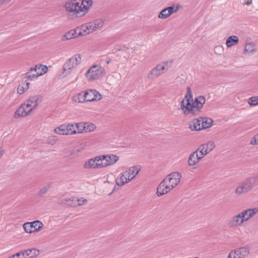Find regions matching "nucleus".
I'll return each mask as SVG.
<instances>
[{
  "instance_id": "42",
  "label": "nucleus",
  "mask_w": 258,
  "mask_h": 258,
  "mask_svg": "<svg viewBox=\"0 0 258 258\" xmlns=\"http://www.w3.org/2000/svg\"><path fill=\"white\" fill-rule=\"evenodd\" d=\"M76 125L77 133H85V122L77 123Z\"/></svg>"
},
{
  "instance_id": "5",
  "label": "nucleus",
  "mask_w": 258,
  "mask_h": 258,
  "mask_svg": "<svg viewBox=\"0 0 258 258\" xmlns=\"http://www.w3.org/2000/svg\"><path fill=\"white\" fill-rule=\"evenodd\" d=\"M82 57L80 54H76L68 59L64 64L62 74L68 76L71 74L72 71L81 62Z\"/></svg>"
},
{
  "instance_id": "33",
  "label": "nucleus",
  "mask_w": 258,
  "mask_h": 258,
  "mask_svg": "<svg viewBox=\"0 0 258 258\" xmlns=\"http://www.w3.org/2000/svg\"><path fill=\"white\" fill-rule=\"evenodd\" d=\"M256 51V46L253 43H246L244 53L252 54Z\"/></svg>"
},
{
  "instance_id": "28",
  "label": "nucleus",
  "mask_w": 258,
  "mask_h": 258,
  "mask_svg": "<svg viewBox=\"0 0 258 258\" xmlns=\"http://www.w3.org/2000/svg\"><path fill=\"white\" fill-rule=\"evenodd\" d=\"M161 75V73H160L159 69L156 66L149 72L147 75V78L149 79H153L157 78Z\"/></svg>"
},
{
  "instance_id": "62",
  "label": "nucleus",
  "mask_w": 258,
  "mask_h": 258,
  "mask_svg": "<svg viewBox=\"0 0 258 258\" xmlns=\"http://www.w3.org/2000/svg\"><path fill=\"white\" fill-rule=\"evenodd\" d=\"M110 62H111V59H110V58H109V59L107 61L106 63H107V64H109V63H110Z\"/></svg>"
},
{
  "instance_id": "19",
  "label": "nucleus",
  "mask_w": 258,
  "mask_h": 258,
  "mask_svg": "<svg viewBox=\"0 0 258 258\" xmlns=\"http://www.w3.org/2000/svg\"><path fill=\"white\" fill-rule=\"evenodd\" d=\"M128 174H130L127 171L121 172L119 177L116 179V184L119 186H122L131 181V179L128 177Z\"/></svg>"
},
{
  "instance_id": "49",
  "label": "nucleus",
  "mask_w": 258,
  "mask_h": 258,
  "mask_svg": "<svg viewBox=\"0 0 258 258\" xmlns=\"http://www.w3.org/2000/svg\"><path fill=\"white\" fill-rule=\"evenodd\" d=\"M214 50L216 53L221 54L223 51V49L221 46H216L214 48Z\"/></svg>"
},
{
  "instance_id": "53",
  "label": "nucleus",
  "mask_w": 258,
  "mask_h": 258,
  "mask_svg": "<svg viewBox=\"0 0 258 258\" xmlns=\"http://www.w3.org/2000/svg\"><path fill=\"white\" fill-rule=\"evenodd\" d=\"M195 154V156L197 157V159L199 160V161H200V156H199V152H198L197 150H196L194 152Z\"/></svg>"
},
{
  "instance_id": "12",
  "label": "nucleus",
  "mask_w": 258,
  "mask_h": 258,
  "mask_svg": "<svg viewBox=\"0 0 258 258\" xmlns=\"http://www.w3.org/2000/svg\"><path fill=\"white\" fill-rule=\"evenodd\" d=\"M84 35V33L82 30V27L81 26L80 28L78 27L75 29L71 30L66 33L64 35L61 36V40L62 41H66L67 40H70L76 37Z\"/></svg>"
},
{
  "instance_id": "55",
  "label": "nucleus",
  "mask_w": 258,
  "mask_h": 258,
  "mask_svg": "<svg viewBox=\"0 0 258 258\" xmlns=\"http://www.w3.org/2000/svg\"><path fill=\"white\" fill-rule=\"evenodd\" d=\"M12 0H1L2 5L6 4L10 2Z\"/></svg>"
},
{
  "instance_id": "58",
  "label": "nucleus",
  "mask_w": 258,
  "mask_h": 258,
  "mask_svg": "<svg viewBox=\"0 0 258 258\" xmlns=\"http://www.w3.org/2000/svg\"><path fill=\"white\" fill-rule=\"evenodd\" d=\"M252 3V0H245L244 4L247 5H249Z\"/></svg>"
},
{
  "instance_id": "7",
  "label": "nucleus",
  "mask_w": 258,
  "mask_h": 258,
  "mask_svg": "<svg viewBox=\"0 0 258 258\" xmlns=\"http://www.w3.org/2000/svg\"><path fill=\"white\" fill-rule=\"evenodd\" d=\"M104 23L100 19H96L84 25H82V30L83 31L85 35L92 33L103 27Z\"/></svg>"
},
{
  "instance_id": "50",
  "label": "nucleus",
  "mask_w": 258,
  "mask_h": 258,
  "mask_svg": "<svg viewBox=\"0 0 258 258\" xmlns=\"http://www.w3.org/2000/svg\"><path fill=\"white\" fill-rule=\"evenodd\" d=\"M25 90L26 89L25 87L21 85H19L17 89L18 93L20 94H22L25 92Z\"/></svg>"
},
{
  "instance_id": "35",
  "label": "nucleus",
  "mask_w": 258,
  "mask_h": 258,
  "mask_svg": "<svg viewBox=\"0 0 258 258\" xmlns=\"http://www.w3.org/2000/svg\"><path fill=\"white\" fill-rule=\"evenodd\" d=\"M171 63V62H162L161 63L158 64L157 65L158 68L159 69L160 73L161 74H163L165 73H166L168 70V68L169 67V64L170 65Z\"/></svg>"
},
{
  "instance_id": "64",
  "label": "nucleus",
  "mask_w": 258,
  "mask_h": 258,
  "mask_svg": "<svg viewBox=\"0 0 258 258\" xmlns=\"http://www.w3.org/2000/svg\"><path fill=\"white\" fill-rule=\"evenodd\" d=\"M192 258H200V257H198V256H196V257H192Z\"/></svg>"
},
{
  "instance_id": "2",
  "label": "nucleus",
  "mask_w": 258,
  "mask_h": 258,
  "mask_svg": "<svg viewBox=\"0 0 258 258\" xmlns=\"http://www.w3.org/2000/svg\"><path fill=\"white\" fill-rule=\"evenodd\" d=\"M206 98L204 96L200 95L194 100L192 94L189 87H187L185 96L182 100L181 109L185 115H198L205 104Z\"/></svg>"
},
{
  "instance_id": "36",
  "label": "nucleus",
  "mask_w": 258,
  "mask_h": 258,
  "mask_svg": "<svg viewBox=\"0 0 258 258\" xmlns=\"http://www.w3.org/2000/svg\"><path fill=\"white\" fill-rule=\"evenodd\" d=\"M171 63V62H162L161 63L158 64L157 65L158 68L159 69L160 73L161 74H163L165 73H166L168 70V68L169 67V64L170 65Z\"/></svg>"
},
{
  "instance_id": "1",
  "label": "nucleus",
  "mask_w": 258,
  "mask_h": 258,
  "mask_svg": "<svg viewBox=\"0 0 258 258\" xmlns=\"http://www.w3.org/2000/svg\"><path fill=\"white\" fill-rule=\"evenodd\" d=\"M206 98L204 96L200 95L194 100L192 94L189 87H187L185 96L182 100L181 109L185 115H198L205 104Z\"/></svg>"
},
{
  "instance_id": "59",
  "label": "nucleus",
  "mask_w": 258,
  "mask_h": 258,
  "mask_svg": "<svg viewBox=\"0 0 258 258\" xmlns=\"http://www.w3.org/2000/svg\"><path fill=\"white\" fill-rule=\"evenodd\" d=\"M4 150L0 148V158H1L4 154Z\"/></svg>"
},
{
  "instance_id": "9",
  "label": "nucleus",
  "mask_w": 258,
  "mask_h": 258,
  "mask_svg": "<svg viewBox=\"0 0 258 258\" xmlns=\"http://www.w3.org/2000/svg\"><path fill=\"white\" fill-rule=\"evenodd\" d=\"M250 252L249 246L245 245L233 250H232L227 258H245L247 257Z\"/></svg>"
},
{
  "instance_id": "47",
  "label": "nucleus",
  "mask_w": 258,
  "mask_h": 258,
  "mask_svg": "<svg viewBox=\"0 0 258 258\" xmlns=\"http://www.w3.org/2000/svg\"><path fill=\"white\" fill-rule=\"evenodd\" d=\"M56 138L55 136L50 137L48 139L47 143L50 145H54L56 142Z\"/></svg>"
},
{
  "instance_id": "21",
  "label": "nucleus",
  "mask_w": 258,
  "mask_h": 258,
  "mask_svg": "<svg viewBox=\"0 0 258 258\" xmlns=\"http://www.w3.org/2000/svg\"><path fill=\"white\" fill-rule=\"evenodd\" d=\"M58 204L63 206L76 207V198L75 197H72L69 199H61L59 201Z\"/></svg>"
},
{
  "instance_id": "30",
  "label": "nucleus",
  "mask_w": 258,
  "mask_h": 258,
  "mask_svg": "<svg viewBox=\"0 0 258 258\" xmlns=\"http://www.w3.org/2000/svg\"><path fill=\"white\" fill-rule=\"evenodd\" d=\"M239 39L237 36L233 35L229 36L226 40V44L227 47H231L232 46L238 44Z\"/></svg>"
},
{
  "instance_id": "39",
  "label": "nucleus",
  "mask_w": 258,
  "mask_h": 258,
  "mask_svg": "<svg viewBox=\"0 0 258 258\" xmlns=\"http://www.w3.org/2000/svg\"><path fill=\"white\" fill-rule=\"evenodd\" d=\"M76 124V123L67 124L68 132L70 133V135H74L77 133Z\"/></svg>"
},
{
  "instance_id": "13",
  "label": "nucleus",
  "mask_w": 258,
  "mask_h": 258,
  "mask_svg": "<svg viewBox=\"0 0 258 258\" xmlns=\"http://www.w3.org/2000/svg\"><path fill=\"white\" fill-rule=\"evenodd\" d=\"M33 111L31 107H28L27 103L24 102L15 112L14 117H23L29 115Z\"/></svg>"
},
{
  "instance_id": "17",
  "label": "nucleus",
  "mask_w": 258,
  "mask_h": 258,
  "mask_svg": "<svg viewBox=\"0 0 258 258\" xmlns=\"http://www.w3.org/2000/svg\"><path fill=\"white\" fill-rule=\"evenodd\" d=\"M100 158L102 160H105V163H102L103 167L113 165L119 159L118 156L113 154L100 156Z\"/></svg>"
},
{
  "instance_id": "8",
  "label": "nucleus",
  "mask_w": 258,
  "mask_h": 258,
  "mask_svg": "<svg viewBox=\"0 0 258 258\" xmlns=\"http://www.w3.org/2000/svg\"><path fill=\"white\" fill-rule=\"evenodd\" d=\"M82 4L81 0H71L64 5L66 10L73 14L82 15Z\"/></svg>"
},
{
  "instance_id": "15",
  "label": "nucleus",
  "mask_w": 258,
  "mask_h": 258,
  "mask_svg": "<svg viewBox=\"0 0 258 258\" xmlns=\"http://www.w3.org/2000/svg\"><path fill=\"white\" fill-rule=\"evenodd\" d=\"M84 98L87 102L98 101L102 98V95L94 89L88 90L84 92Z\"/></svg>"
},
{
  "instance_id": "4",
  "label": "nucleus",
  "mask_w": 258,
  "mask_h": 258,
  "mask_svg": "<svg viewBox=\"0 0 258 258\" xmlns=\"http://www.w3.org/2000/svg\"><path fill=\"white\" fill-rule=\"evenodd\" d=\"M258 182V173L246 178L235 189V193L240 195L252 190L255 183Z\"/></svg>"
},
{
  "instance_id": "14",
  "label": "nucleus",
  "mask_w": 258,
  "mask_h": 258,
  "mask_svg": "<svg viewBox=\"0 0 258 258\" xmlns=\"http://www.w3.org/2000/svg\"><path fill=\"white\" fill-rule=\"evenodd\" d=\"M181 178L182 175L180 172H174L165 177V181L171 183L170 186L173 189L180 182Z\"/></svg>"
},
{
  "instance_id": "20",
  "label": "nucleus",
  "mask_w": 258,
  "mask_h": 258,
  "mask_svg": "<svg viewBox=\"0 0 258 258\" xmlns=\"http://www.w3.org/2000/svg\"><path fill=\"white\" fill-rule=\"evenodd\" d=\"M172 188L169 185H166L161 181L157 188L156 194L157 196L161 197L172 190Z\"/></svg>"
},
{
  "instance_id": "51",
  "label": "nucleus",
  "mask_w": 258,
  "mask_h": 258,
  "mask_svg": "<svg viewBox=\"0 0 258 258\" xmlns=\"http://www.w3.org/2000/svg\"><path fill=\"white\" fill-rule=\"evenodd\" d=\"M21 254L20 258H28L27 253H26V250L21 251Z\"/></svg>"
},
{
  "instance_id": "22",
  "label": "nucleus",
  "mask_w": 258,
  "mask_h": 258,
  "mask_svg": "<svg viewBox=\"0 0 258 258\" xmlns=\"http://www.w3.org/2000/svg\"><path fill=\"white\" fill-rule=\"evenodd\" d=\"M41 67L43 72H37L36 74L33 75H28L27 74L26 76L24 78V79H26L25 82H27L28 80H33V79L37 78L38 77L42 76L45 74L48 71L47 67L46 66H42Z\"/></svg>"
},
{
  "instance_id": "46",
  "label": "nucleus",
  "mask_w": 258,
  "mask_h": 258,
  "mask_svg": "<svg viewBox=\"0 0 258 258\" xmlns=\"http://www.w3.org/2000/svg\"><path fill=\"white\" fill-rule=\"evenodd\" d=\"M239 215H240V221L242 222V224L244 223V222L247 221V218L246 217V216H245L243 211H242L241 212L239 213Z\"/></svg>"
},
{
  "instance_id": "60",
  "label": "nucleus",
  "mask_w": 258,
  "mask_h": 258,
  "mask_svg": "<svg viewBox=\"0 0 258 258\" xmlns=\"http://www.w3.org/2000/svg\"><path fill=\"white\" fill-rule=\"evenodd\" d=\"M30 83L27 82L26 83V86L25 87L26 89L27 90L29 87Z\"/></svg>"
},
{
  "instance_id": "16",
  "label": "nucleus",
  "mask_w": 258,
  "mask_h": 258,
  "mask_svg": "<svg viewBox=\"0 0 258 258\" xmlns=\"http://www.w3.org/2000/svg\"><path fill=\"white\" fill-rule=\"evenodd\" d=\"M100 160H101L100 156L91 159L85 163L84 167L86 169L103 168L102 163H99Z\"/></svg>"
},
{
  "instance_id": "11",
  "label": "nucleus",
  "mask_w": 258,
  "mask_h": 258,
  "mask_svg": "<svg viewBox=\"0 0 258 258\" xmlns=\"http://www.w3.org/2000/svg\"><path fill=\"white\" fill-rule=\"evenodd\" d=\"M179 5H176L167 7L163 9L158 15V18L160 19H165L169 17L172 14L176 13L181 8Z\"/></svg>"
},
{
  "instance_id": "48",
  "label": "nucleus",
  "mask_w": 258,
  "mask_h": 258,
  "mask_svg": "<svg viewBox=\"0 0 258 258\" xmlns=\"http://www.w3.org/2000/svg\"><path fill=\"white\" fill-rule=\"evenodd\" d=\"M197 150L198 152H199V156H200V160H201L207 155V154L205 153L203 150H202L199 147L197 148Z\"/></svg>"
},
{
  "instance_id": "43",
  "label": "nucleus",
  "mask_w": 258,
  "mask_h": 258,
  "mask_svg": "<svg viewBox=\"0 0 258 258\" xmlns=\"http://www.w3.org/2000/svg\"><path fill=\"white\" fill-rule=\"evenodd\" d=\"M248 104L249 105L252 106H256L258 105V96H254L248 99Z\"/></svg>"
},
{
  "instance_id": "24",
  "label": "nucleus",
  "mask_w": 258,
  "mask_h": 258,
  "mask_svg": "<svg viewBox=\"0 0 258 258\" xmlns=\"http://www.w3.org/2000/svg\"><path fill=\"white\" fill-rule=\"evenodd\" d=\"M215 147V143L213 141H209L206 144L200 145L198 147L203 150L205 153L208 154L212 151Z\"/></svg>"
},
{
  "instance_id": "56",
  "label": "nucleus",
  "mask_w": 258,
  "mask_h": 258,
  "mask_svg": "<svg viewBox=\"0 0 258 258\" xmlns=\"http://www.w3.org/2000/svg\"><path fill=\"white\" fill-rule=\"evenodd\" d=\"M42 66H45L43 65V64H40L39 67L37 66V72H43V71H42V67H41Z\"/></svg>"
},
{
  "instance_id": "31",
  "label": "nucleus",
  "mask_w": 258,
  "mask_h": 258,
  "mask_svg": "<svg viewBox=\"0 0 258 258\" xmlns=\"http://www.w3.org/2000/svg\"><path fill=\"white\" fill-rule=\"evenodd\" d=\"M85 94L84 92L82 91L79 94L74 95L72 97V100L73 101L77 103H84L85 102H87L86 99H85L84 98Z\"/></svg>"
},
{
  "instance_id": "63",
  "label": "nucleus",
  "mask_w": 258,
  "mask_h": 258,
  "mask_svg": "<svg viewBox=\"0 0 258 258\" xmlns=\"http://www.w3.org/2000/svg\"><path fill=\"white\" fill-rule=\"evenodd\" d=\"M1 5H2V2H1V0H0V6Z\"/></svg>"
},
{
  "instance_id": "23",
  "label": "nucleus",
  "mask_w": 258,
  "mask_h": 258,
  "mask_svg": "<svg viewBox=\"0 0 258 258\" xmlns=\"http://www.w3.org/2000/svg\"><path fill=\"white\" fill-rule=\"evenodd\" d=\"M240 216L239 214L236 216H233L232 218L228 222V225L229 227L233 228L242 226L243 224L240 221Z\"/></svg>"
},
{
  "instance_id": "52",
  "label": "nucleus",
  "mask_w": 258,
  "mask_h": 258,
  "mask_svg": "<svg viewBox=\"0 0 258 258\" xmlns=\"http://www.w3.org/2000/svg\"><path fill=\"white\" fill-rule=\"evenodd\" d=\"M21 251L17 252L14 255L11 256L12 258H16V257H21Z\"/></svg>"
},
{
  "instance_id": "40",
  "label": "nucleus",
  "mask_w": 258,
  "mask_h": 258,
  "mask_svg": "<svg viewBox=\"0 0 258 258\" xmlns=\"http://www.w3.org/2000/svg\"><path fill=\"white\" fill-rule=\"evenodd\" d=\"M50 187V184H48L47 185H44L43 187H41L38 194V196L40 197H43L44 195L47 192Z\"/></svg>"
},
{
  "instance_id": "34",
  "label": "nucleus",
  "mask_w": 258,
  "mask_h": 258,
  "mask_svg": "<svg viewBox=\"0 0 258 258\" xmlns=\"http://www.w3.org/2000/svg\"><path fill=\"white\" fill-rule=\"evenodd\" d=\"M243 212L248 221L250 218L252 217L258 212V208L248 209L245 210H243Z\"/></svg>"
},
{
  "instance_id": "37",
  "label": "nucleus",
  "mask_w": 258,
  "mask_h": 258,
  "mask_svg": "<svg viewBox=\"0 0 258 258\" xmlns=\"http://www.w3.org/2000/svg\"><path fill=\"white\" fill-rule=\"evenodd\" d=\"M196 153L192 152L189 156L187 160V164L189 166H192L198 164L200 161L197 159V157L195 155Z\"/></svg>"
},
{
  "instance_id": "26",
  "label": "nucleus",
  "mask_w": 258,
  "mask_h": 258,
  "mask_svg": "<svg viewBox=\"0 0 258 258\" xmlns=\"http://www.w3.org/2000/svg\"><path fill=\"white\" fill-rule=\"evenodd\" d=\"M83 3L82 4V15L86 14L89 11V9L92 7L93 2L92 0H81Z\"/></svg>"
},
{
  "instance_id": "18",
  "label": "nucleus",
  "mask_w": 258,
  "mask_h": 258,
  "mask_svg": "<svg viewBox=\"0 0 258 258\" xmlns=\"http://www.w3.org/2000/svg\"><path fill=\"white\" fill-rule=\"evenodd\" d=\"M42 96L39 95H34L30 97L25 102L27 103L28 107H31L34 110L42 101Z\"/></svg>"
},
{
  "instance_id": "27",
  "label": "nucleus",
  "mask_w": 258,
  "mask_h": 258,
  "mask_svg": "<svg viewBox=\"0 0 258 258\" xmlns=\"http://www.w3.org/2000/svg\"><path fill=\"white\" fill-rule=\"evenodd\" d=\"M54 132L55 134L60 135H68L70 134V133L68 132L67 124L60 125L58 127L55 128Z\"/></svg>"
},
{
  "instance_id": "6",
  "label": "nucleus",
  "mask_w": 258,
  "mask_h": 258,
  "mask_svg": "<svg viewBox=\"0 0 258 258\" xmlns=\"http://www.w3.org/2000/svg\"><path fill=\"white\" fill-rule=\"evenodd\" d=\"M105 74L104 68L98 65H94L87 71L86 77L88 80L93 81L102 78Z\"/></svg>"
},
{
  "instance_id": "3",
  "label": "nucleus",
  "mask_w": 258,
  "mask_h": 258,
  "mask_svg": "<svg viewBox=\"0 0 258 258\" xmlns=\"http://www.w3.org/2000/svg\"><path fill=\"white\" fill-rule=\"evenodd\" d=\"M206 98L204 96L200 95L194 100L192 94L189 87H187L185 96L182 100L181 109L185 115H198L205 104Z\"/></svg>"
},
{
  "instance_id": "54",
  "label": "nucleus",
  "mask_w": 258,
  "mask_h": 258,
  "mask_svg": "<svg viewBox=\"0 0 258 258\" xmlns=\"http://www.w3.org/2000/svg\"><path fill=\"white\" fill-rule=\"evenodd\" d=\"M32 71H35L37 73V66H36L34 68H31L30 69V71L29 72H32Z\"/></svg>"
},
{
  "instance_id": "45",
  "label": "nucleus",
  "mask_w": 258,
  "mask_h": 258,
  "mask_svg": "<svg viewBox=\"0 0 258 258\" xmlns=\"http://www.w3.org/2000/svg\"><path fill=\"white\" fill-rule=\"evenodd\" d=\"M250 144L252 145H258V134H256L250 140Z\"/></svg>"
},
{
  "instance_id": "44",
  "label": "nucleus",
  "mask_w": 258,
  "mask_h": 258,
  "mask_svg": "<svg viewBox=\"0 0 258 258\" xmlns=\"http://www.w3.org/2000/svg\"><path fill=\"white\" fill-rule=\"evenodd\" d=\"M87 200L86 199H84L83 198L80 199H76V204L77 207L79 206H82L85 204L87 202Z\"/></svg>"
},
{
  "instance_id": "38",
  "label": "nucleus",
  "mask_w": 258,
  "mask_h": 258,
  "mask_svg": "<svg viewBox=\"0 0 258 258\" xmlns=\"http://www.w3.org/2000/svg\"><path fill=\"white\" fill-rule=\"evenodd\" d=\"M28 258H35L39 254V251L35 248L26 250Z\"/></svg>"
},
{
  "instance_id": "32",
  "label": "nucleus",
  "mask_w": 258,
  "mask_h": 258,
  "mask_svg": "<svg viewBox=\"0 0 258 258\" xmlns=\"http://www.w3.org/2000/svg\"><path fill=\"white\" fill-rule=\"evenodd\" d=\"M200 120L202 129H206L211 127L213 122V120L211 118L200 117Z\"/></svg>"
},
{
  "instance_id": "25",
  "label": "nucleus",
  "mask_w": 258,
  "mask_h": 258,
  "mask_svg": "<svg viewBox=\"0 0 258 258\" xmlns=\"http://www.w3.org/2000/svg\"><path fill=\"white\" fill-rule=\"evenodd\" d=\"M201 122L200 118L195 119L191 121H190L189 123V128L191 131H200L202 130V127H201Z\"/></svg>"
},
{
  "instance_id": "10",
  "label": "nucleus",
  "mask_w": 258,
  "mask_h": 258,
  "mask_svg": "<svg viewBox=\"0 0 258 258\" xmlns=\"http://www.w3.org/2000/svg\"><path fill=\"white\" fill-rule=\"evenodd\" d=\"M43 226V224L40 221L36 220L32 222H26L23 224L24 231L28 233L39 231Z\"/></svg>"
},
{
  "instance_id": "29",
  "label": "nucleus",
  "mask_w": 258,
  "mask_h": 258,
  "mask_svg": "<svg viewBox=\"0 0 258 258\" xmlns=\"http://www.w3.org/2000/svg\"><path fill=\"white\" fill-rule=\"evenodd\" d=\"M140 170V168L137 166H134L130 167L128 169L126 170L125 171H127L130 174L128 177L132 180L138 174Z\"/></svg>"
},
{
  "instance_id": "57",
  "label": "nucleus",
  "mask_w": 258,
  "mask_h": 258,
  "mask_svg": "<svg viewBox=\"0 0 258 258\" xmlns=\"http://www.w3.org/2000/svg\"><path fill=\"white\" fill-rule=\"evenodd\" d=\"M165 184V185H169L170 186L171 185V183L168 182V181H167V182L165 181V178L162 181Z\"/></svg>"
},
{
  "instance_id": "61",
  "label": "nucleus",
  "mask_w": 258,
  "mask_h": 258,
  "mask_svg": "<svg viewBox=\"0 0 258 258\" xmlns=\"http://www.w3.org/2000/svg\"><path fill=\"white\" fill-rule=\"evenodd\" d=\"M99 163H105V160H100L99 161Z\"/></svg>"
},
{
  "instance_id": "41",
  "label": "nucleus",
  "mask_w": 258,
  "mask_h": 258,
  "mask_svg": "<svg viewBox=\"0 0 258 258\" xmlns=\"http://www.w3.org/2000/svg\"><path fill=\"white\" fill-rule=\"evenodd\" d=\"M85 133L93 131L96 128L94 124L89 122H85Z\"/></svg>"
}]
</instances>
